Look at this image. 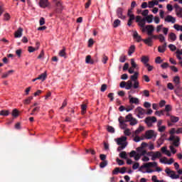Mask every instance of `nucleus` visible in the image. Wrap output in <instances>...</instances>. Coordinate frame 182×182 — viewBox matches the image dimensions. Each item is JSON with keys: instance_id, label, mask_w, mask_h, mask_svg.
Instances as JSON below:
<instances>
[{"instance_id": "obj_1", "label": "nucleus", "mask_w": 182, "mask_h": 182, "mask_svg": "<svg viewBox=\"0 0 182 182\" xmlns=\"http://www.w3.org/2000/svg\"><path fill=\"white\" fill-rule=\"evenodd\" d=\"M115 141L118 146H120L117 148V151H122V150H124L126 147H127V137L122 136L119 138H117Z\"/></svg>"}, {"instance_id": "obj_2", "label": "nucleus", "mask_w": 182, "mask_h": 182, "mask_svg": "<svg viewBox=\"0 0 182 182\" xmlns=\"http://www.w3.org/2000/svg\"><path fill=\"white\" fill-rule=\"evenodd\" d=\"M145 151H141V146L138 147L136 151H132L129 153V157H134L135 161H139V159L141 158V156L144 155Z\"/></svg>"}, {"instance_id": "obj_3", "label": "nucleus", "mask_w": 182, "mask_h": 182, "mask_svg": "<svg viewBox=\"0 0 182 182\" xmlns=\"http://www.w3.org/2000/svg\"><path fill=\"white\" fill-rule=\"evenodd\" d=\"M165 173L172 180H177L180 178V180H182V176L180 177L179 174H176V171H172L169 168H166L165 169Z\"/></svg>"}, {"instance_id": "obj_4", "label": "nucleus", "mask_w": 182, "mask_h": 182, "mask_svg": "<svg viewBox=\"0 0 182 182\" xmlns=\"http://www.w3.org/2000/svg\"><path fill=\"white\" fill-rule=\"evenodd\" d=\"M141 151H145V153L144 154V155H141V157H142L141 161L144 162H147L150 161V158H149V156H147V151L144 149V147H146V146H147V143L146 142H143L141 144Z\"/></svg>"}, {"instance_id": "obj_5", "label": "nucleus", "mask_w": 182, "mask_h": 182, "mask_svg": "<svg viewBox=\"0 0 182 182\" xmlns=\"http://www.w3.org/2000/svg\"><path fill=\"white\" fill-rule=\"evenodd\" d=\"M142 28V32H146L149 36H151L154 32V25H147L144 26Z\"/></svg>"}, {"instance_id": "obj_6", "label": "nucleus", "mask_w": 182, "mask_h": 182, "mask_svg": "<svg viewBox=\"0 0 182 182\" xmlns=\"http://www.w3.org/2000/svg\"><path fill=\"white\" fill-rule=\"evenodd\" d=\"M131 93L132 91L128 92L129 104L132 105H136V106H139V105H140V100H139L137 97H132Z\"/></svg>"}, {"instance_id": "obj_7", "label": "nucleus", "mask_w": 182, "mask_h": 182, "mask_svg": "<svg viewBox=\"0 0 182 182\" xmlns=\"http://www.w3.org/2000/svg\"><path fill=\"white\" fill-rule=\"evenodd\" d=\"M156 137H157V133L153 129L148 130L145 132L146 140H151V139H156Z\"/></svg>"}, {"instance_id": "obj_8", "label": "nucleus", "mask_w": 182, "mask_h": 182, "mask_svg": "<svg viewBox=\"0 0 182 182\" xmlns=\"http://www.w3.org/2000/svg\"><path fill=\"white\" fill-rule=\"evenodd\" d=\"M168 141H173L172 146L175 147H178L180 146V137L174 136V135H171L168 139Z\"/></svg>"}, {"instance_id": "obj_9", "label": "nucleus", "mask_w": 182, "mask_h": 182, "mask_svg": "<svg viewBox=\"0 0 182 182\" xmlns=\"http://www.w3.org/2000/svg\"><path fill=\"white\" fill-rule=\"evenodd\" d=\"M157 118L156 117H147L145 119V123L149 127H153V124L156 123Z\"/></svg>"}, {"instance_id": "obj_10", "label": "nucleus", "mask_w": 182, "mask_h": 182, "mask_svg": "<svg viewBox=\"0 0 182 182\" xmlns=\"http://www.w3.org/2000/svg\"><path fill=\"white\" fill-rule=\"evenodd\" d=\"M135 113L139 119H143V117H144L146 110L143 109L141 107H137L135 109Z\"/></svg>"}, {"instance_id": "obj_11", "label": "nucleus", "mask_w": 182, "mask_h": 182, "mask_svg": "<svg viewBox=\"0 0 182 182\" xmlns=\"http://www.w3.org/2000/svg\"><path fill=\"white\" fill-rule=\"evenodd\" d=\"M163 32L164 35L167 36L168 34V28L164 27L163 24L158 25L156 26V32L157 33H159V32Z\"/></svg>"}, {"instance_id": "obj_12", "label": "nucleus", "mask_w": 182, "mask_h": 182, "mask_svg": "<svg viewBox=\"0 0 182 182\" xmlns=\"http://www.w3.org/2000/svg\"><path fill=\"white\" fill-rule=\"evenodd\" d=\"M153 19H154V16L152 14H150L146 17H144L141 21L142 22L141 26L144 27V25H146V23H153Z\"/></svg>"}, {"instance_id": "obj_13", "label": "nucleus", "mask_w": 182, "mask_h": 182, "mask_svg": "<svg viewBox=\"0 0 182 182\" xmlns=\"http://www.w3.org/2000/svg\"><path fill=\"white\" fill-rule=\"evenodd\" d=\"M124 9L122 7H118L116 11L117 16L119 19H122V21H124L126 19V16L123 14Z\"/></svg>"}, {"instance_id": "obj_14", "label": "nucleus", "mask_w": 182, "mask_h": 182, "mask_svg": "<svg viewBox=\"0 0 182 182\" xmlns=\"http://www.w3.org/2000/svg\"><path fill=\"white\" fill-rule=\"evenodd\" d=\"M118 121L119 122L120 129L122 130L127 129V124H126V121L123 119V117H119Z\"/></svg>"}, {"instance_id": "obj_15", "label": "nucleus", "mask_w": 182, "mask_h": 182, "mask_svg": "<svg viewBox=\"0 0 182 182\" xmlns=\"http://www.w3.org/2000/svg\"><path fill=\"white\" fill-rule=\"evenodd\" d=\"M176 21V17H173L171 15H168L164 18V22L166 23H174Z\"/></svg>"}, {"instance_id": "obj_16", "label": "nucleus", "mask_w": 182, "mask_h": 182, "mask_svg": "<svg viewBox=\"0 0 182 182\" xmlns=\"http://www.w3.org/2000/svg\"><path fill=\"white\" fill-rule=\"evenodd\" d=\"M139 171H141V173H143V174H146V173H154V170L146 168V166H144V164L139 168Z\"/></svg>"}, {"instance_id": "obj_17", "label": "nucleus", "mask_w": 182, "mask_h": 182, "mask_svg": "<svg viewBox=\"0 0 182 182\" xmlns=\"http://www.w3.org/2000/svg\"><path fill=\"white\" fill-rule=\"evenodd\" d=\"M173 7L175 9L176 16L182 18V8L178 6V4H175Z\"/></svg>"}, {"instance_id": "obj_18", "label": "nucleus", "mask_w": 182, "mask_h": 182, "mask_svg": "<svg viewBox=\"0 0 182 182\" xmlns=\"http://www.w3.org/2000/svg\"><path fill=\"white\" fill-rule=\"evenodd\" d=\"M38 5L40 8H43L45 9V8H48V6H50V3L48 0H40Z\"/></svg>"}, {"instance_id": "obj_19", "label": "nucleus", "mask_w": 182, "mask_h": 182, "mask_svg": "<svg viewBox=\"0 0 182 182\" xmlns=\"http://www.w3.org/2000/svg\"><path fill=\"white\" fill-rule=\"evenodd\" d=\"M23 33V28H18L17 31H16L14 33V38H22Z\"/></svg>"}, {"instance_id": "obj_20", "label": "nucleus", "mask_w": 182, "mask_h": 182, "mask_svg": "<svg viewBox=\"0 0 182 182\" xmlns=\"http://www.w3.org/2000/svg\"><path fill=\"white\" fill-rule=\"evenodd\" d=\"M167 49V43H164L163 45L158 47V52L159 53H164Z\"/></svg>"}, {"instance_id": "obj_21", "label": "nucleus", "mask_w": 182, "mask_h": 182, "mask_svg": "<svg viewBox=\"0 0 182 182\" xmlns=\"http://www.w3.org/2000/svg\"><path fill=\"white\" fill-rule=\"evenodd\" d=\"M63 11V4L62 1H58L56 4V12L58 14Z\"/></svg>"}, {"instance_id": "obj_22", "label": "nucleus", "mask_w": 182, "mask_h": 182, "mask_svg": "<svg viewBox=\"0 0 182 182\" xmlns=\"http://www.w3.org/2000/svg\"><path fill=\"white\" fill-rule=\"evenodd\" d=\"M150 60V58L147 55H143L142 58H141V62L146 66V65H149V62Z\"/></svg>"}, {"instance_id": "obj_23", "label": "nucleus", "mask_w": 182, "mask_h": 182, "mask_svg": "<svg viewBox=\"0 0 182 182\" xmlns=\"http://www.w3.org/2000/svg\"><path fill=\"white\" fill-rule=\"evenodd\" d=\"M47 77H48V73H46V71H45L43 73L38 75L37 79H38V80H41L42 82H45V80H46Z\"/></svg>"}, {"instance_id": "obj_24", "label": "nucleus", "mask_w": 182, "mask_h": 182, "mask_svg": "<svg viewBox=\"0 0 182 182\" xmlns=\"http://www.w3.org/2000/svg\"><path fill=\"white\" fill-rule=\"evenodd\" d=\"M143 130H144V127L143 126H139L138 127V129H136L134 132H133V135L134 136H139L140 134V133L141 132H143Z\"/></svg>"}, {"instance_id": "obj_25", "label": "nucleus", "mask_w": 182, "mask_h": 182, "mask_svg": "<svg viewBox=\"0 0 182 182\" xmlns=\"http://www.w3.org/2000/svg\"><path fill=\"white\" fill-rule=\"evenodd\" d=\"M160 157H161V152L155 151L154 152V155H152L151 160L154 161V160H156V159H160Z\"/></svg>"}, {"instance_id": "obj_26", "label": "nucleus", "mask_w": 182, "mask_h": 182, "mask_svg": "<svg viewBox=\"0 0 182 182\" xmlns=\"http://www.w3.org/2000/svg\"><path fill=\"white\" fill-rule=\"evenodd\" d=\"M146 168H150V167H157V162H148L144 164V166Z\"/></svg>"}, {"instance_id": "obj_27", "label": "nucleus", "mask_w": 182, "mask_h": 182, "mask_svg": "<svg viewBox=\"0 0 182 182\" xmlns=\"http://www.w3.org/2000/svg\"><path fill=\"white\" fill-rule=\"evenodd\" d=\"M136 50V46L134 45L131 46L128 50V56H132Z\"/></svg>"}, {"instance_id": "obj_28", "label": "nucleus", "mask_w": 182, "mask_h": 182, "mask_svg": "<svg viewBox=\"0 0 182 182\" xmlns=\"http://www.w3.org/2000/svg\"><path fill=\"white\" fill-rule=\"evenodd\" d=\"M133 37H134V39L136 41V42H141V36L139 35L137 31H134Z\"/></svg>"}, {"instance_id": "obj_29", "label": "nucleus", "mask_w": 182, "mask_h": 182, "mask_svg": "<svg viewBox=\"0 0 182 182\" xmlns=\"http://www.w3.org/2000/svg\"><path fill=\"white\" fill-rule=\"evenodd\" d=\"M142 41L148 46H153V43H152L153 41L151 40V38H150V37H148L146 39H144V40H142Z\"/></svg>"}, {"instance_id": "obj_30", "label": "nucleus", "mask_w": 182, "mask_h": 182, "mask_svg": "<svg viewBox=\"0 0 182 182\" xmlns=\"http://www.w3.org/2000/svg\"><path fill=\"white\" fill-rule=\"evenodd\" d=\"M15 71H14V70H10L4 73H3L1 77L3 79H5L6 77H8V76H9L10 75H12V73H14Z\"/></svg>"}, {"instance_id": "obj_31", "label": "nucleus", "mask_w": 182, "mask_h": 182, "mask_svg": "<svg viewBox=\"0 0 182 182\" xmlns=\"http://www.w3.org/2000/svg\"><path fill=\"white\" fill-rule=\"evenodd\" d=\"M133 140L135 143H139V141H141V140H144L143 137L139 136V135H133Z\"/></svg>"}, {"instance_id": "obj_32", "label": "nucleus", "mask_w": 182, "mask_h": 182, "mask_svg": "<svg viewBox=\"0 0 182 182\" xmlns=\"http://www.w3.org/2000/svg\"><path fill=\"white\" fill-rule=\"evenodd\" d=\"M173 82L176 85V86H179L180 85V77L178 75L173 77Z\"/></svg>"}, {"instance_id": "obj_33", "label": "nucleus", "mask_w": 182, "mask_h": 182, "mask_svg": "<svg viewBox=\"0 0 182 182\" xmlns=\"http://www.w3.org/2000/svg\"><path fill=\"white\" fill-rule=\"evenodd\" d=\"M132 87H133V82H132V80H128L126 82L125 89H126V90H130V89H132Z\"/></svg>"}, {"instance_id": "obj_34", "label": "nucleus", "mask_w": 182, "mask_h": 182, "mask_svg": "<svg viewBox=\"0 0 182 182\" xmlns=\"http://www.w3.org/2000/svg\"><path fill=\"white\" fill-rule=\"evenodd\" d=\"M169 39L171 42H174L177 40V36L174 33H171L169 34Z\"/></svg>"}, {"instance_id": "obj_35", "label": "nucleus", "mask_w": 182, "mask_h": 182, "mask_svg": "<svg viewBox=\"0 0 182 182\" xmlns=\"http://www.w3.org/2000/svg\"><path fill=\"white\" fill-rule=\"evenodd\" d=\"M85 63L90 65H93V63H95L93 60H92V56L90 55H87L85 58Z\"/></svg>"}, {"instance_id": "obj_36", "label": "nucleus", "mask_w": 182, "mask_h": 182, "mask_svg": "<svg viewBox=\"0 0 182 182\" xmlns=\"http://www.w3.org/2000/svg\"><path fill=\"white\" fill-rule=\"evenodd\" d=\"M127 16L129 17V19H136V17H134V14H133L132 9L128 10Z\"/></svg>"}, {"instance_id": "obj_37", "label": "nucleus", "mask_w": 182, "mask_h": 182, "mask_svg": "<svg viewBox=\"0 0 182 182\" xmlns=\"http://www.w3.org/2000/svg\"><path fill=\"white\" fill-rule=\"evenodd\" d=\"M121 23H122V21L119 19H115L114 21L112 26L113 28H118V26H120Z\"/></svg>"}, {"instance_id": "obj_38", "label": "nucleus", "mask_w": 182, "mask_h": 182, "mask_svg": "<svg viewBox=\"0 0 182 182\" xmlns=\"http://www.w3.org/2000/svg\"><path fill=\"white\" fill-rule=\"evenodd\" d=\"M139 77V73L137 72H134L133 75H131V82L137 81V78Z\"/></svg>"}, {"instance_id": "obj_39", "label": "nucleus", "mask_w": 182, "mask_h": 182, "mask_svg": "<svg viewBox=\"0 0 182 182\" xmlns=\"http://www.w3.org/2000/svg\"><path fill=\"white\" fill-rule=\"evenodd\" d=\"M141 21H143V18H141L140 16H137L136 17V22L139 23V26H140V28H144V26L141 25L143 24Z\"/></svg>"}, {"instance_id": "obj_40", "label": "nucleus", "mask_w": 182, "mask_h": 182, "mask_svg": "<svg viewBox=\"0 0 182 182\" xmlns=\"http://www.w3.org/2000/svg\"><path fill=\"white\" fill-rule=\"evenodd\" d=\"M58 55L61 58H65V59H66V48H63V50H60Z\"/></svg>"}, {"instance_id": "obj_41", "label": "nucleus", "mask_w": 182, "mask_h": 182, "mask_svg": "<svg viewBox=\"0 0 182 182\" xmlns=\"http://www.w3.org/2000/svg\"><path fill=\"white\" fill-rule=\"evenodd\" d=\"M32 100H33V97L30 96L23 100V103H24V105H30L31 102H32Z\"/></svg>"}, {"instance_id": "obj_42", "label": "nucleus", "mask_w": 182, "mask_h": 182, "mask_svg": "<svg viewBox=\"0 0 182 182\" xmlns=\"http://www.w3.org/2000/svg\"><path fill=\"white\" fill-rule=\"evenodd\" d=\"M137 123H139V121H137V119L136 118H132L130 121H129V124L130 126H136V124H137Z\"/></svg>"}, {"instance_id": "obj_43", "label": "nucleus", "mask_w": 182, "mask_h": 182, "mask_svg": "<svg viewBox=\"0 0 182 182\" xmlns=\"http://www.w3.org/2000/svg\"><path fill=\"white\" fill-rule=\"evenodd\" d=\"M170 119L172 123H177V122H178V120H180V118L178 117H176V116H171Z\"/></svg>"}, {"instance_id": "obj_44", "label": "nucleus", "mask_w": 182, "mask_h": 182, "mask_svg": "<svg viewBox=\"0 0 182 182\" xmlns=\"http://www.w3.org/2000/svg\"><path fill=\"white\" fill-rule=\"evenodd\" d=\"M173 28L178 32H179V31L182 32V25L175 24L173 26Z\"/></svg>"}, {"instance_id": "obj_45", "label": "nucleus", "mask_w": 182, "mask_h": 182, "mask_svg": "<svg viewBox=\"0 0 182 182\" xmlns=\"http://www.w3.org/2000/svg\"><path fill=\"white\" fill-rule=\"evenodd\" d=\"M119 157L121 159H124L125 160H127V154L126 153V151H122L121 153H119Z\"/></svg>"}, {"instance_id": "obj_46", "label": "nucleus", "mask_w": 182, "mask_h": 182, "mask_svg": "<svg viewBox=\"0 0 182 182\" xmlns=\"http://www.w3.org/2000/svg\"><path fill=\"white\" fill-rule=\"evenodd\" d=\"M131 65L132 68H134V69H139L137 64L134 62V58L131 59Z\"/></svg>"}, {"instance_id": "obj_47", "label": "nucleus", "mask_w": 182, "mask_h": 182, "mask_svg": "<svg viewBox=\"0 0 182 182\" xmlns=\"http://www.w3.org/2000/svg\"><path fill=\"white\" fill-rule=\"evenodd\" d=\"M133 115L132 114H129L125 117V122H130V121L133 119Z\"/></svg>"}, {"instance_id": "obj_48", "label": "nucleus", "mask_w": 182, "mask_h": 182, "mask_svg": "<svg viewBox=\"0 0 182 182\" xmlns=\"http://www.w3.org/2000/svg\"><path fill=\"white\" fill-rule=\"evenodd\" d=\"M12 116L13 117H18V116H19V111H18L16 109H14L12 112Z\"/></svg>"}, {"instance_id": "obj_49", "label": "nucleus", "mask_w": 182, "mask_h": 182, "mask_svg": "<svg viewBox=\"0 0 182 182\" xmlns=\"http://www.w3.org/2000/svg\"><path fill=\"white\" fill-rule=\"evenodd\" d=\"M38 49H39V47L33 48L32 46H29L28 47V52L30 53H32L35 52V50H38Z\"/></svg>"}, {"instance_id": "obj_50", "label": "nucleus", "mask_w": 182, "mask_h": 182, "mask_svg": "<svg viewBox=\"0 0 182 182\" xmlns=\"http://www.w3.org/2000/svg\"><path fill=\"white\" fill-rule=\"evenodd\" d=\"M155 114L159 116V117H161V116H164V110L156 111Z\"/></svg>"}, {"instance_id": "obj_51", "label": "nucleus", "mask_w": 182, "mask_h": 182, "mask_svg": "<svg viewBox=\"0 0 182 182\" xmlns=\"http://www.w3.org/2000/svg\"><path fill=\"white\" fill-rule=\"evenodd\" d=\"M158 39L161 42H166V37H164V36L163 34H159L158 36Z\"/></svg>"}, {"instance_id": "obj_52", "label": "nucleus", "mask_w": 182, "mask_h": 182, "mask_svg": "<svg viewBox=\"0 0 182 182\" xmlns=\"http://www.w3.org/2000/svg\"><path fill=\"white\" fill-rule=\"evenodd\" d=\"M86 109H87V105L85 104L81 105L82 114H85V113H86Z\"/></svg>"}, {"instance_id": "obj_53", "label": "nucleus", "mask_w": 182, "mask_h": 182, "mask_svg": "<svg viewBox=\"0 0 182 182\" xmlns=\"http://www.w3.org/2000/svg\"><path fill=\"white\" fill-rule=\"evenodd\" d=\"M168 48H169L170 50H171L172 52L177 50V47L173 44H169Z\"/></svg>"}, {"instance_id": "obj_54", "label": "nucleus", "mask_w": 182, "mask_h": 182, "mask_svg": "<svg viewBox=\"0 0 182 182\" xmlns=\"http://www.w3.org/2000/svg\"><path fill=\"white\" fill-rule=\"evenodd\" d=\"M0 115L1 116H9V111L1 110L0 112Z\"/></svg>"}, {"instance_id": "obj_55", "label": "nucleus", "mask_w": 182, "mask_h": 182, "mask_svg": "<svg viewBox=\"0 0 182 182\" xmlns=\"http://www.w3.org/2000/svg\"><path fill=\"white\" fill-rule=\"evenodd\" d=\"M145 68H147L148 72H151V70H153V69H154V67L153 65H151L150 64H146L145 65Z\"/></svg>"}, {"instance_id": "obj_56", "label": "nucleus", "mask_w": 182, "mask_h": 182, "mask_svg": "<svg viewBox=\"0 0 182 182\" xmlns=\"http://www.w3.org/2000/svg\"><path fill=\"white\" fill-rule=\"evenodd\" d=\"M124 134L125 136H130V134H132V132L130 131V129L126 128L124 131Z\"/></svg>"}, {"instance_id": "obj_57", "label": "nucleus", "mask_w": 182, "mask_h": 182, "mask_svg": "<svg viewBox=\"0 0 182 182\" xmlns=\"http://www.w3.org/2000/svg\"><path fill=\"white\" fill-rule=\"evenodd\" d=\"M153 21H154V23H156V25H159V23H160V17L155 16V17H154Z\"/></svg>"}, {"instance_id": "obj_58", "label": "nucleus", "mask_w": 182, "mask_h": 182, "mask_svg": "<svg viewBox=\"0 0 182 182\" xmlns=\"http://www.w3.org/2000/svg\"><path fill=\"white\" fill-rule=\"evenodd\" d=\"M119 62L121 63H124V62H126V55H122L119 57Z\"/></svg>"}, {"instance_id": "obj_59", "label": "nucleus", "mask_w": 182, "mask_h": 182, "mask_svg": "<svg viewBox=\"0 0 182 182\" xmlns=\"http://www.w3.org/2000/svg\"><path fill=\"white\" fill-rule=\"evenodd\" d=\"M106 166H107V161H104L101 162L100 164V167L101 168H105V167H106Z\"/></svg>"}, {"instance_id": "obj_60", "label": "nucleus", "mask_w": 182, "mask_h": 182, "mask_svg": "<svg viewBox=\"0 0 182 182\" xmlns=\"http://www.w3.org/2000/svg\"><path fill=\"white\" fill-rule=\"evenodd\" d=\"M158 131L160 133H163V132H166V126L163 125V126L158 127Z\"/></svg>"}, {"instance_id": "obj_61", "label": "nucleus", "mask_w": 182, "mask_h": 182, "mask_svg": "<svg viewBox=\"0 0 182 182\" xmlns=\"http://www.w3.org/2000/svg\"><path fill=\"white\" fill-rule=\"evenodd\" d=\"M151 180L153 182H164V181H160L157 179V176H152Z\"/></svg>"}, {"instance_id": "obj_62", "label": "nucleus", "mask_w": 182, "mask_h": 182, "mask_svg": "<svg viewBox=\"0 0 182 182\" xmlns=\"http://www.w3.org/2000/svg\"><path fill=\"white\" fill-rule=\"evenodd\" d=\"M159 161L162 164H167V158L166 157L161 158L159 159Z\"/></svg>"}, {"instance_id": "obj_63", "label": "nucleus", "mask_w": 182, "mask_h": 182, "mask_svg": "<svg viewBox=\"0 0 182 182\" xmlns=\"http://www.w3.org/2000/svg\"><path fill=\"white\" fill-rule=\"evenodd\" d=\"M142 16H144V18H146V16H149V10L146 9L144 10L141 13Z\"/></svg>"}, {"instance_id": "obj_64", "label": "nucleus", "mask_w": 182, "mask_h": 182, "mask_svg": "<svg viewBox=\"0 0 182 182\" xmlns=\"http://www.w3.org/2000/svg\"><path fill=\"white\" fill-rule=\"evenodd\" d=\"M107 132H109V133H114V128H113V127L108 126Z\"/></svg>"}]
</instances>
